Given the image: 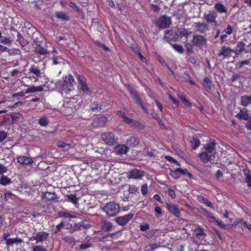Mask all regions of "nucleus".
I'll list each match as a JSON object with an SVG mask.
<instances>
[{"label": "nucleus", "instance_id": "1", "mask_svg": "<svg viewBox=\"0 0 251 251\" xmlns=\"http://www.w3.org/2000/svg\"><path fill=\"white\" fill-rule=\"evenodd\" d=\"M103 210L109 217L116 216L120 211L119 205L114 202H110L105 204Z\"/></svg>", "mask_w": 251, "mask_h": 251}, {"label": "nucleus", "instance_id": "2", "mask_svg": "<svg viewBox=\"0 0 251 251\" xmlns=\"http://www.w3.org/2000/svg\"><path fill=\"white\" fill-rule=\"evenodd\" d=\"M101 138L103 141L107 145L113 146L116 144L118 141V138L116 137L113 132H107L101 134Z\"/></svg>", "mask_w": 251, "mask_h": 251}, {"label": "nucleus", "instance_id": "3", "mask_svg": "<svg viewBox=\"0 0 251 251\" xmlns=\"http://www.w3.org/2000/svg\"><path fill=\"white\" fill-rule=\"evenodd\" d=\"M171 18L166 15L160 17L156 22V25L160 28H166L171 24Z\"/></svg>", "mask_w": 251, "mask_h": 251}, {"label": "nucleus", "instance_id": "4", "mask_svg": "<svg viewBox=\"0 0 251 251\" xmlns=\"http://www.w3.org/2000/svg\"><path fill=\"white\" fill-rule=\"evenodd\" d=\"M49 234L46 232L42 231L34 234L33 235L29 238V241L35 240L36 243L43 242L48 238Z\"/></svg>", "mask_w": 251, "mask_h": 251}, {"label": "nucleus", "instance_id": "5", "mask_svg": "<svg viewBox=\"0 0 251 251\" xmlns=\"http://www.w3.org/2000/svg\"><path fill=\"white\" fill-rule=\"evenodd\" d=\"M145 175V172L137 169H134L127 173L129 179H141Z\"/></svg>", "mask_w": 251, "mask_h": 251}, {"label": "nucleus", "instance_id": "6", "mask_svg": "<svg viewBox=\"0 0 251 251\" xmlns=\"http://www.w3.org/2000/svg\"><path fill=\"white\" fill-rule=\"evenodd\" d=\"M133 213H129L124 216L118 217L115 219V221L119 225L124 226L133 218Z\"/></svg>", "mask_w": 251, "mask_h": 251}, {"label": "nucleus", "instance_id": "7", "mask_svg": "<svg viewBox=\"0 0 251 251\" xmlns=\"http://www.w3.org/2000/svg\"><path fill=\"white\" fill-rule=\"evenodd\" d=\"M129 150V148L126 145L118 144L114 148L113 151L117 155L126 154Z\"/></svg>", "mask_w": 251, "mask_h": 251}, {"label": "nucleus", "instance_id": "8", "mask_svg": "<svg viewBox=\"0 0 251 251\" xmlns=\"http://www.w3.org/2000/svg\"><path fill=\"white\" fill-rule=\"evenodd\" d=\"M233 52H234V50L226 46H223L222 47L219 53H218V56L229 58Z\"/></svg>", "mask_w": 251, "mask_h": 251}, {"label": "nucleus", "instance_id": "9", "mask_svg": "<svg viewBox=\"0 0 251 251\" xmlns=\"http://www.w3.org/2000/svg\"><path fill=\"white\" fill-rule=\"evenodd\" d=\"M217 17V13L214 11H209L204 15V18L208 23H214L215 25L217 24L216 20Z\"/></svg>", "mask_w": 251, "mask_h": 251}, {"label": "nucleus", "instance_id": "10", "mask_svg": "<svg viewBox=\"0 0 251 251\" xmlns=\"http://www.w3.org/2000/svg\"><path fill=\"white\" fill-rule=\"evenodd\" d=\"M192 42L195 46L201 47L205 45L206 40L203 36L195 35L193 37Z\"/></svg>", "mask_w": 251, "mask_h": 251}, {"label": "nucleus", "instance_id": "11", "mask_svg": "<svg viewBox=\"0 0 251 251\" xmlns=\"http://www.w3.org/2000/svg\"><path fill=\"white\" fill-rule=\"evenodd\" d=\"M125 122L131 126L136 127L140 129H143L145 127V126L142 123L129 118H126Z\"/></svg>", "mask_w": 251, "mask_h": 251}, {"label": "nucleus", "instance_id": "12", "mask_svg": "<svg viewBox=\"0 0 251 251\" xmlns=\"http://www.w3.org/2000/svg\"><path fill=\"white\" fill-rule=\"evenodd\" d=\"M131 96L136 101L137 104L140 103L142 101L138 93L130 85H128L126 87Z\"/></svg>", "mask_w": 251, "mask_h": 251}, {"label": "nucleus", "instance_id": "13", "mask_svg": "<svg viewBox=\"0 0 251 251\" xmlns=\"http://www.w3.org/2000/svg\"><path fill=\"white\" fill-rule=\"evenodd\" d=\"M184 175H187L190 177L192 176V175L188 172L187 169L177 168L174 170V178H176Z\"/></svg>", "mask_w": 251, "mask_h": 251}, {"label": "nucleus", "instance_id": "14", "mask_svg": "<svg viewBox=\"0 0 251 251\" xmlns=\"http://www.w3.org/2000/svg\"><path fill=\"white\" fill-rule=\"evenodd\" d=\"M214 8L219 13H224L226 16L229 14L227 7L221 2H218L214 4Z\"/></svg>", "mask_w": 251, "mask_h": 251}, {"label": "nucleus", "instance_id": "15", "mask_svg": "<svg viewBox=\"0 0 251 251\" xmlns=\"http://www.w3.org/2000/svg\"><path fill=\"white\" fill-rule=\"evenodd\" d=\"M42 198L46 200L49 201H56L57 197L54 192L50 193L49 192H46L43 193Z\"/></svg>", "mask_w": 251, "mask_h": 251}, {"label": "nucleus", "instance_id": "16", "mask_svg": "<svg viewBox=\"0 0 251 251\" xmlns=\"http://www.w3.org/2000/svg\"><path fill=\"white\" fill-rule=\"evenodd\" d=\"M216 141L214 139H210L208 143L205 145L204 149L208 153H212L215 151Z\"/></svg>", "mask_w": 251, "mask_h": 251}, {"label": "nucleus", "instance_id": "17", "mask_svg": "<svg viewBox=\"0 0 251 251\" xmlns=\"http://www.w3.org/2000/svg\"><path fill=\"white\" fill-rule=\"evenodd\" d=\"M236 117L240 120H247L249 117V111L246 109H241Z\"/></svg>", "mask_w": 251, "mask_h": 251}, {"label": "nucleus", "instance_id": "18", "mask_svg": "<svg viewBox=\"0 0 251 251\" xmlns=\"http://www.w3.org/2000/svg\"><path fill=\"white\" fill-rule=\"evenodd\" d=\"M101 228L106 231H110L113 227L112 224L111 222L107 221L103 218L101 219Z\"/></svg>", "mask_w": 251, "mask_h": 251}, {"label": "nucleus", "instance_id": "19", "mask_svg": "<svg viewBox=\"0 0 251 251\" xmlns=\"http://www.w3.org/2000/svg\"><path fill=\"white\" fill-rule=\"evenodd\" d=\"M140 143V140L137 136H131L126 140V144L131 147H135Z\"/></svg>", "mask_w": 251, "mask_h": 251}, {"label": "nucleus", "instance_id": "20", "mask_svg": "<svg viewBox=\"0 0 251 251\" xmlns=\"http://www.w3.org/2000/svg\"><path fill=\"white\" fill-rule=\"evenodd\" d=\"M208 25L204 23H196L195 29L201 33H203L208 29Z\"/></svg>", "mask_w": 251, "mask_h": 251}, {"label": "nucleus", "instance_id": "21", "mask_svg": "<svg viewBox=\"0 0 251 251\" xmlns=\"http://www.w3.org/2000/svg\"><path fill=\"white\" fill-rule=\"evenodd\" d=\"M18 162L21 164H31L33 163L32 159L26 156H21L17 158Z\"/></svg>", "mask_w": 251, "mask_h": 251}, {"label": "nucleus", "instance_id": "22", "mask_svg": "<svg viewBox=\"0 0 251 251\" xmlns=\"http://www.w3.org/2000/svg\"><path fill=\"white\" fill-rule=\"evenodd\" d=\"M82 226H83V225L81 223L75 224L74 225L72 224H69L67 225L66 229L69 230L71 233H73L75 231L80 230L81 227Z\"/></svg>", "mask_w": 251, "mask_h": 251}, {"label": "nucleus", "instance_id": "23", "mask_svg": "<svg viewBox=\"0 0 251 251\" xmlns=\"http://www.w3.org/2000/svg\"><path fill=\"white\" fill-rule=\"evenodd\" d=\"M240 104L241 105L246 107L251 104V95H244L241 97Z\"/></svg>", "mask_w": 251, "mask_h": 251}, {"label": "nucleus", "instance_id": "24", "mask_svg": "<svg viewBox=\"0 0 251 251\" xmlns=\"http://www.w3.org/2000/svg\"><path fill=\"white\" fill-rule=\"evenodd\" d=\"M29 73H32L35 75L33 77L35 79V81L38 80V77L41 75V73L40 70L36 67L32 66L29 70Z\"/></svg>", "mask_w": 251, "mask_h": 251}, {"label": "nucleus", "instance_id": "25", "mask_svg": "<svg viewBox=\"0 0 251 251\" xmlns=\"http://www.w3.org/2000/svg\"><path fill=\"white\" fill-rule=\"evenodd\" d=\"M202 84L203 87L208 90H211L213 87L212 80L207 76L203 78Z\"/></svg>", "mask_w": 251, "mask_h": 251}, {"label": "nucleus", "instance_id": "26", "mask_svg": "<svg viewBox=\"0 0 251 251\" xmlns=\"http://www.w3.org/2000/svg\"><path fill=\"white\" fill-rule=\"evenodd\" d=\"M199 156L204 163H208L211 158V155L208 154V152H202L199 154Z\"/></svg>", "mask_w": 251, "mask_h": 251}, {"label": "nucleus", "instance_id": "27", "mask_svg": "<svg viewBox=\"0 0 251 251\" xmlns=\"http://www.w3.org/2000/svg\"><path fill=\"white\" fill-rule=\"evenodd\" d=\"M34 50L36 54L42 55H45L48 53L47 50L39 45H36Z\"/></svg>", "mask_w": 251, "mask_h": 251}, {"label": "nucleus", "instance_id": "28", "mask_svg": "<svg viewBox=\"0 0 251 251\" xmlns=\"http://www.w3.org/2000/svg\"><path fill=\"white\" fill-rule=\"evenodd\" d=\"M23 242V240L18 237L14 238H10L9 241L6 244L7 247L12 246L14 244H20Z\"/></svg>", "mask_w": 251, "mask_h": 251}, {"label": "nucleus", "instance_id": "29", "mask_svg": "<svg viewBox=\"0 0 251 251\" xmlns=\"http://www.w3.org/2000/svg\"><path fill=\"white\" fill-rule=\"evenodd\" d=\"M190 144L191 148L195 150H196L200 145V141L198 138L194 137L190 140Z\"/></svg>", "mask_w": 251, "mask_h": 251}, {"label": "nucleus", "instance_id": "30", "mask_svg": "<svg viewBox=\"0 0 251 251\" xmlns=\"http://www.w3.org/2000/svg\"><path fill=\"white\" fill-rule=\"evenodd\" d=\"M55 16L56 18L60 19L62 21H68L69 20V17L65 12H58L55 13Z\"/></svg>", "mask_w": 251, "mask_h": 251}, {"label": "nucleus", "instance_id": "31", "mask_svg": "<svg viewBox=\"0 0 251 251\" xmlns=\"http://www.w3.org/2000/svg\"><path fill=\"white\" fill-rule=\"evenodd\" d=\"M196 236H205L206 233L204 231V229L200 226H197L193 230Z\"/></svg>", "mask_w": 251, "mask_h": 251}, {"label": "nucleus", "instance_id": "32", "mask_svg": "<svg viewBox=\"0 0 251 251\" xmlns=\"http://www.w3.org/2000/svg\"><path fill=\"white\" fill-rule=\"evenodd\" d=\"M245 47V44L243 42H239L237 43V49L234 50V53L236 55H238L240 53L242 52Z\"/></svg>", "mask_w": 251, "mask_h": 251}, {"label": "nucleus", "instance_id": "33", "mask_svg": "<svg viewBox=\"0 0 251 251\" xmlns=\"http://www.w3.org/2000/svg\"><path fill=\"white\" fill-rule=\"evenodd\" d=\"M43 90V88L42 86H31L27 88L25 91V93H33L36 91L41 92Z\"/></svg>", "mask_w": 251, "mask_h": 251}, {"label": "nucleus", "instance_id": "34", "mask_svg": "<svg viewBox=\"0 0 251 251\" xmlns=\"http://www.w3.org/2000/svg\"><path fill=\"white\" fill-rule=\"evenodd\" d=\"M164 39L166 41L170 43L171 45H173L172 41H173V31L168 30L165 32Z\"/></svg>", "mask_w": 251, "mask_h": 251}, {"label": "nucleus", "instance_id": "35", "mask_svg": "<svg viewBox=\"0 0 251 251\" xmlns=\"http://www.w3.org/2000/svg\"><path fill=\"white\" fill-rule=\"evenodd\" d=\"M80 89L85 93L90 94V90L86 83L79 78Z\"/></svg>", "mask_w": 251, "mask_h": 251}, {"label": "nucleus", "instance_id": "36", "mask_svg": "<svg viewBox=\"0 0 251 251\" xmlns=\"http://www.w3.org/2000/svg\"><path fill=\"white\" fill-rule=\"evenodd\" d=\"M200 211L202 214H203L204 216H206L208 218H210L213 220L215 218V217L213 215L211 212H209L204 208H201L200 209Z\"/></svg>", "mask_w": 251, "mask_h": 251}, {"label": "nucleus", "instance_id": "37", "mask_svg": "<svg viewBox=\"0 0 251 251\" xmlns=\"http://www.w3.org/2000/svg\"><path fill=\"white\" fill-rule=\"evenodd\" d=\"M245 176V181L247 183V185L249 187H251V172L248 170L244 172Z\"/></svg>", "mask_w": 251, "mask_h": 251}, {"label": "nucleus", "instance_id": "38", "mask_svg": "<svg viewBox=\"0 0 251 251\" xmlns=\"http://www.w3.org/2000/svg\"><path fill=\"white\" fill-rule=\"evenodd\" d=\"M63 240L65 242L72 244L73 245H75L76 243V241L75 240V238L73 236L71 235H68L65 236Z\"/></svg>", "mask_w": 251, "mask_h": 251}, {"label": "nucleus", "instance_id": "39", "mask_svg": "<svg viewBox=\"0 0 251 251\" xmlns=\"http://www.w3.org/2000/svg\"><path fill=\"white\" fill-rule=\"evenodd\" d=\"M10 183H11V181L7 176L2 175L0 178V184L1 185H6Z\"/></svg>", "mask_w": 251, "mask_h": 251}, {"label": "nucleus", "instance_id": "40", "mask_svg": "<svg viewBox=\"0 0 251 251\" xmlns=\"http://www.w3.org/2000/svg\"><path fill=\"white\" fill-rule=\"evenodd\" d=\"M38 123L42 126H47L49 124V121L46 117H42L38 120Z\"/></svg>", "mask_w": 251, "mask_h": 251}, {"label": "nucleus", "instance_id": "41", "mask_svg": "<svg viewBox=\"0 0 251 251\" xmlns=\"http://www.w3.org/2000/svg\"><path fill=\"white\" fill-rule=\"evenodd\" d=\"M57 145L58 147L64 148V150H68L71 148V145L69 144H66V143L59 141L57 143Z\"/></svg>", "mask_w": 251, "mask_h": 251}, {"label": "nucleus", "instance_id": "42", "mask_svg": "<svg viewBox=\"0 0 251 251\" xmlns=\"http://www.w3.org/2000/svg\"><path fill=\"white\" fill-rule=\"evenodd\" d=\"M63 79L65 83L67 84H72L74 81V77L70 74L66 76Z\"/></svg>", "mask_w": 251, "mask_h": 251}, {"label": "nucleus", "instance_id": "43", "mask_svg": "<svg viewBox=\"0 0 251 251\" xmlns=\"http://www.w3.org/2000/svg\"><path fill=\"white\" fill-rule=\"evenodd\" d=\"M69 201L72 202L73 204L76 205L77 203L78 199L75 195H70L67 197Z\"/></svg>", "mask_w": 251, "mask_h": 251}, {"label": "nucleus", "instance_id": "44", "mask_svg": "<svg viewBox=\"0 0 251 251\" xmlns=\"http://www.w3.org/2000/svg\"><path fill=\"white\" fill-rule=\"evenodd\" d=\"M58 215L59 217H64V218H75V216L73 215H72V214H70L68 213H67V212H63V211H61V212H59L58 213Z\"/></svg>", "mask_w": 251, "mask_h": 251}, {"label": "nucleus", "instance_id": "45", "mask_svg": "<svg viewBox=\"0 0 251 251\" xmlns=\"http://www.w3.org/2000/svg\"><path fill=\"white\" fill-rule=\"evenodd\" d=\"M3 123L5 125H10L13 123V119H11L9 116H5L3 118Z\"/></svg>", "mask_w": 251, "mask_h": 251}, {"label": "nucleus", "instance_id": "46", "mask_svg": "<svg viewBox=\"0 0 251 251\" xmlns=\"http://www.w3.org/2000/svg\"><path fill=\"white\" fill-rule=\"evenodd\" d=\"M213 222L217 224L220 227L223 229H226V226L223 223V222L217 220L216 218L215 217L214 219L213 220Z\"/></svg>", "mask_w": 251, "mask_h": 251}, {"label": "nucleus", "instance_id": "47", "mask_svg": "<svg viewBox=\"0 0 251 251\" xmlns=\"http://www.w3.org/2000/svg\"><path fill=\"white\" fill-rule=\"evenodd\" d=\"M0 38V42L2 43V44H5V45H9V44H10L11 43V40H10V39L6 37H4V36H2L1 35V37Z\"/></svg>", "mask_w": 251, "mask_h": 251}, {"label": "nucleus", "instance_id": "48", "mask_svg": "<svg viewBox=\"0 0 251 251\" xmlns=\"http://www.w3.org/2000/svg\"><path fill=\"white\" fill-rule=\"evenodd\" d=\"M90 108L93 111L99 109L101 110V107L100 106H99V104L98 103V102L96 101L91 103Z\"/></svg>", "mask_w": 251, "mask_h": 251}, {"label": "nucleus", "instance_id": "49", "mask_svg": "<svg viewBox=\"0 0 251 251\" xmlns=\"http://www.w3.org/2000/svg\"><path fill=\"white\" fill-rule=\"evenodd\" d=\"M174 49L179 53H182L184 52L182 46L179 45L174 44Z\"/></svg>", "mask_w": 251, "mask_h": 251}, {"label": "nucleus", "instance_id": "50", "mask_svg": "<svg viewBox=\"0 0 251 251\" xmlns=\"http://www.w3.org/2000/svg\"><path fill=\"white\" fill-rule=\"evenodd\" d=\"M250 63V59L243 60L238 63L237 67H238V68L240 69L243 67V66L245 65H249Z\"/></svg>", "mask_w": 251, "mask_h": 251}, {"label": "nucleus", "instance_id": "51", "mask_svg": "<svg viewBox=\"0 0 251 251\" xmlns=\"http://www.w3.org/2000/svg\"><path fill=\"white\" fill-rule=\"evenodd\" d=\"M224 31L228 35H230L233 31V27L230 25H228L227 27L224 29Z\"/></svg>", "mask_w": 251, "mask_h": 251}, {"label": "nucleus", "instance_id": "52", "mask_svg": "<svg viewBox=\"0 0 251 251\" xmlns=\"http://www.w3.org/2000/svg\"><path fill=\"white\" fill-rule=\"evenodd\" d=\"M138 190V188L135 185H130L128 188V192L130 194H135Z\"/></svg>", "mask_w": 251, "mask_h": 251}, {"label": "nucleus", "instance_id": "53", "mask_svg": "<svg viewBox=\"0 0 251 251\" xmlns=\"http://www.w3.org/2000/svg\"><path fill=\"white\" fill-rule=\"evenodd\" d=\"M148 191V185L146 183L144 184L141 187V192L143 195L147 194Z\"/></svg>", "mask_w": 251, "mask_h": 251}, {"label": "nucleus", "instance_id": "54", "mask_svg": "<svg viewBox=\"0 0 251 251\" xmlns=\"http://www.w3.org/2000/svg\"><path fill=\"white\" fill-rule=\"evenodd\" d=\"M32 251H47L42 246H35L32 248Z\"/></svg>", "mask_w": 251, "mask_h": 251}, {"label": "nucleus", "instance_id": "55", "mask_svg": "<svg viewBox=\"0 0 251 251\" xmlns=\"http://www.w3.org/2000/svg\"><path fill=\"white\" fill-rule=\"evenodd\" d=\"M7 134L4 131H0V143L2 142L7 137Z\"/></svg>", "mask_w": 251, "mask_h": 251}, {"label": "nucleus", "instance_id": "56", "mask_svg": "<svg viewBox=\"0 0 251 251\" xmlns=\"http://www.w3.org/2000/svg\"><path fill=\"white\" fill-rule=\"evenodd\" d=\"M10 235V233H9V232H7L6 233H4L2 235V238L4 241H5L6 244L9 241V240H10V238H8Z\"/></svg>", "mask_w": 251, "mask_h": 251}, {"label": "nucleus", "instance_id": "57", "mask_svg": "<svg viewBox=\"0 0 251 251\" xmlns=\"http://www.w3.org/2000/svg\"><path fill=\"white\" fill-rule=\"evenodd\" d=\"M91 247V244H81L79 245L80 250H85Z\"/></svg>", "mask_w": 251, "mask_h": 251}, {"label": "nucleus", "instance_id": "58", "mask_svg": "<svg viewBox=\"0 0 251 251\" xmlns=\"http://www.w3.org/2000/svg\"><path fill=\"white\" fill-rule=\"evenodd\" d=\"M247 121V123L245 124V126L247 129L251 130V117H249Z\"/></svg>", "mask_w": 251, "mask_h": 251}, {"label": "nucleus", "instance_id": "59", "mask_svg": "<svg viewBox=\"0 0 251 251\" xmlns=\"http://www.w3.org/2000/svg\"><path fill=\"white\" fill-rule=\"evenodd\" d=\"M186 50L188 54L192 53L193 51V46L190 44H186Z\"/></svg>", "mask_w": 251, "mask_h": 251}, {"label": "nucleus", "instance_id": "60", "mask_svg": "<svg viewBox=\"0 0 251 251\" xmlns=\"http://www.w3.org/2000/svg\"><path fill=\"white\" fill-rule=\"evenodd\" d=\"M95 44L99 46L100 47L102 48L105 50H109V48L105 45L102 44L98 41H96Z\"/></svg>", "mask_w": 251, "mask_h": 251}, {"label": "nucleus", "instance_id": "61", "mask_svg": "<svg viewBox=\"0 0 251 251\" xmlns=\"http://www.w3.org/2000/svg\"><path fill=\"white\" fill-rule=\"evenodd\" d=\"M155 104L158 108L159 109V110L162 112L163 111V107L162 104L156 99L154 100Z\"/></svg>", "mask_w": 251, "mask_h": 251}, {"label": "nucleus", "instance_id": "62", "mask_svg": "<svg viewBox=\"0 0 251 251\" xmlns=\"http://www.w3.org/2000/svg\"><path fill=\"white\" fill-rule=\"evenodd\" d=\"M204 204L207 207L213 209L214 208L213 204L210 202L207 199L204 203Z\"/></svg>", "mask_w": 251, "mask_h": 251}, {"label": "nucleus", "instance_id": "63", "mask_svg": "<svg viewBox=\"0 0 251 251\" xmlns=\"http://www.w3.org/2000/svg\"><path fill=\"white\" fill-rule=\"evenodd\" d=\"M188 61L192 64L195 65L197 63V59L194 57H190L188 59Z\"/></svg>", "mask_w": 251, "mask_h": 251}, {"label": "nucleus", "instance_id": "64", "mask_svg": "<svg viewBox=\"0 0 251 251\" xmlns=\"http://www.w3.org/2000/svg\"><path fill=\"white\" fill-rule=\"evenodd\" d=\"M176 251H184V246L183 245L176 244Z\"/></svg>", "mask_w": 251, "mask_h": 251}]
</instances>
